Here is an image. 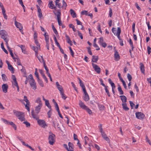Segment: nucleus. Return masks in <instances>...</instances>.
<instances>
[{"instance_id":"nucleus-48","label":"nucleus","mask_w":151,"mask_h":151,"mask_svg":"<svg viewBox=\"0 0 151 151\" xmlns=\"http://www.w3.org/2000/svg\"><path fill=\"white\" fill-rule=\"evenodd\" d=\"M28 80L29 79H30L29 80V81H33V80H34L33 78L32 75V74H30L29 76V78H28Z\"/></svg>"},{"instance_id":"nucleus-37","label":"nucleus","mask_w":151,"mask_h":151,"mask_svg":"<svg viewBox=\"0 0 151 151\" xmlns=\"http://www.w3.org/2000/svg\"><path fill=\"white\" fill-rule=\"evenodd\" d=\"M60 93L62 96V98L64 99L65 100L67 97L65 96V95L64 93V91L60 92Z\"/></svg>"},{"instance_id":"nucleus-11","label":"nucleus","mask_w":151,"mask_h":151,"mask_svg":"<svg viewBox=\"0 0 151 151\" xmlns=\"http://www.w3.org/2000/svg\"><path fill=\"white\" fill-rule=\"evenodd\" d=\"M15 24L16 26L19 29L20 31L22 32V24L16 21L15 22Z\"/></svg>"},{"instance_id":"nucleus-6","label":"nucleus","mask_w":151,"mask_h":151,"mask_svg":"<svg viewBox=\"0 0 151 151\" xmlns=\"http://www.w3.org/2000/svg\"><path fill=\"white\" fill-rule=\"evenodd\" d=\"M37 120L38 124L42 127L45 128L46 126H47L44 120L39 119H38Z\"/></svg>"},{"instance_id":"nucleus-22","label":"nucleus","mask_w":151,"mask_h":151,"mask_svg":"<svg viewBox=\"0 0 151 151\" xmlns=\"http://www.w3.org/2000/svg\"><path fill=\"white\" fill-rule=\"evenodd\" d=\"M140 68L141 71L143 74L145 73V67L143 63H141L140 64Z\"/></svg>"},{"instance_id":"nucleus-39","label":"nucleus","mask_w":151,"mask_h":151,"mask_svg":"<svg viewBox=\"0 0 151 151\" xmlns=\"http://www.w3.org/2000/svg\"><path fill=\"white\" fill-rule=\"evenodd\" d=\"M108 86H106L105 87H104L105 89L106 92L107 93L108 96H110V93H109V90L108 89Z\"/></svg>"},{"instance_id":"nucleus-26","label":"nucleus","mask_w":151,"mask_h":151,"mask_svg":"<svg viewBox=\"0 0 151 151\" xmlns=\"http://www.w3.org/2000/svg\"><path fill=\"white\" fill-rule=\"evenodd\" d=\"M35 102L39 104L38 105H42V101L41 99V98L40 97H38L37 99L36 100Z\"/></svg>"},{"instance_id":"nucleus-47","label":"nucleus","mask_w":151,"mask_h":151,"mask_svg":"<svg viewBox=\"0 0 151 151\" xmlns=\"http://www.w3.org/2000/svg\"><path fill=\"white\" fill-rule=\"evenodd\" d=\"M113 15L112 11V9L111 8H109V16L110 17H111Z\"/></svg>"},{"instance_id":"nucleus-30","label":"nucleus","mask_w":151,"mask_h":151,"mask_svg":"<svg viewBox=\"0 0 151 151\" xmlns=\"http://www.w3.org/2000/svg\"><path fill=\"white\" fill-rule=\"evenodd\" d=\"M118 89L120 95H122L124 94L123 91L122 90V88L119 85L118 86Z\"/></svg>"},{"instance_id":"nucleus-18","label":"nucleus","mask_w":151,"mask_h":151,"mask_svg":"<svg viewBox=\"0 0 151 151\" xmlns=\"http://www.w3.org/2000/svg\"><path fill=\"white\" fill-rule=\"evenodd\" d=\"M85 145H86L88 144V145L90 146L91 145V143L90 142L89 138L87 136L84 137Z\"/></svg>"},{"instance_id":"nucleus-46","label":"nucleus","mask_w":151,"mask_h":151,"mask_svg":"<svg viewBox=\"0 0 151 151\" xmlns=\"http://www.w3.org/2000/svg\"><path fill=\"white\" fill-rule=\"evenodd\" d=\"M86 110L89 114H91L92 112L91 111L88 107H87L85 109Z\"/></svg>"},{"instance_id":"nucleus-55","label":"nucleus","mask_w":151,"mask_h":151,"mask_svg":"<svg viewBox=\"0 0 151 151\" xmlns=\"http://www.w3.org/2000/svg\"><path fill=\"white\" fill-rule=\"evenodd\" d=\"M23 123L26 125L27 127H29L30 126V124L27 121L24 122Z\"/></svg>"},{"instance_id":"nucleus-12","label":"nucleus","mask_w":151,"mask_h":151,"mask_svg":"<svg viewBox=\"0 0 151 151\" xmlns=\"http://www.w3.org/2000/svg\"><path fill=\"white\" fill-rule=\"evenodd\" d=\"M8 88V86L6 84H4L2 85V88L4 93H6L7 92Z\"/></svg>"},{"instance_id":"nucleus-27","label":"nucleus","mask_w":151,"mask_h":151,"mask_svg":"<svg viewBox=\"0 0 151 151\" xmlns=\"http://www.w3.org/2000/svg\"><path fill=\"white\" fill-rule=\"evenodd\" d=\"M83 99L86 101H88L89 100V97L88 94L84 95Z\"/></svg>"},{"instance_id":"nucleus-28","label":"nucleus","mask_w":151,"mask_h":151,"mask_svg":"<svg viewBox=\"0 0 151 151\" xmlns=\"http://www.w3.org/2000/svg\"><path fill=\"white\" fill-rule=\"evenodd\" d=\"M65 37L66 38V40L67 42L70 45H72V41L70 40V39L69 36H68L67 35H66Z\"/></svg>"},{"instance_id":"nucleus-35","label":"nucleus","mask_w":151,"mask_h":151,"mask_svg":"<svg viewBox=\"0 0 151 151\" xmlns=\"http://www.w3.org/2000/svg\"><path fill=\"white\" fill-rule=\"evenodd\" d=\"M1 120L3 121V122L6 124L7 125H9L10 122L8 121L7 120L2 118Z\"/></svg>"},{"instance_id":"nucleus-15","label":"nucleus","mask_w":151,"mask_h":151,"mask_svg":"<svg viewBox=\"0 0 151 151\" xmlns=\"http://www.w3.org/2000/svg\"><path fill=\"white\" fill-rule=\"evenodd\" d=\"M121 33V28L119 27H118L117 28V32L116 33V35L117 36V37L119 39V40H122L120 37V34Z\"/></svg>"},{"instance_id":"nucleus-29","label":"nucleus","mask_w":151,"mask_h":151,"mask_svg":"<svg viewBox=\"0 0 151 151\" xmlns=\"http://www.w3.org/2000/svg\"><path fill=\"white\" fill-rule=\"evenodd\" d=\"M78 79L79 80V84L80 85V86L82 87V88H84L85 87V86L83 83L82 81L80 79V78H78Z\"/></svg>"},{"instance_id":"nucleus-25","label":"nucleus","mask_w":151,"mask_h":151,"mask_svg":"<svg viewBox=\"0 0 151 151\" xmlns=\"http://www.w3.org/2000/svg\"><path fill=\"white\" fill-rule=\"evenodd\" d=\"M122 106L123 109L126 111H128L129 108L127 107L126 103H122Z\"/></svg>"},{"instance_id":"nucleus-43","label":"nucleus","mask_w":151,"mask_h":151,"mask_svg":"<svg viewBox=\"0 0 151 151\" xmlns=\"http://www.w3.org/2000/svg\"><path fill=\"white\" fill-rule=\"evenodd\" d=\"M1 47L2 49L3 50V51L4 52H5L7 54V51L4 48L3 43H1Z\"/></svg>"},{"instance_id":"nucleus-4","label":"nucleus","mask_w":151,"mask_h":151,"mask_svg":"<svg viewBox=\"0 0 151 151\" xmlns=\"http://www.w3.org/2000/svg\"><path fill=\"white\" fill-rule=\"evenodd\" d=\"M55 135L50 132L48 137L49 142L50 145H52L55 142Z\"/></svg>"},{"instance_id":"nucleus-9","label":"nucleus","mask_w":151,"mask_h":151,"mask_svg":"<svg viewBox=\"0 0 151 151\" xmlns=\"http://www.w3.org/2000/svg\"><path fill=\"white\" fill-rule=\"evenodd\" d=\"M29 83L31 88L34 90H35L36 89V86L35 80L33 81H29Z\"/></svg>"},{"instance_id":"nucleus-1","label":"nucleus","mask_w":151,"mask_h":151,"mask_svg":"<svg viewBox=\"0 0 151 151\" xmlns=\"http://www.w3.org/2000/svg\"><path fill=\"white\" fill-rule=\"evenodd\" d=\"M13 112L21 121H22L25 120V118L23 113L15 110H13Z\"/></svg>"},{"instance_id":"nucleus-36","label":"nucleus","mask_w":151,"mask_h":151,"mask_svg":"<svg viewBox=\"0 0 151 151\" xmlns=\"http://www.w3.org/2000/svg\"><path fill=\"white\" fill-rule=\"evenodd\" d=\"M38 83L39 85L42 87L44 86V84L43 83L42 81L39 78V79H37Z\"/></svg>"},{"instance_id":"nucleus-45","label":"nucleus","mask_w":151,"mask_h":151,"mask_svg":"<svg viewBox=\"0 0 151 151\" xmlns=\"http://www.w3.org/2000/svg\"><path fill=\"white\" fill-rule=\"evenodd\" d=\"M43 65L45 70H46V73L47 74L48 73H49L48 69L47 66L46 65L45 62H44V63L43 64Z\"/></svg>"},{"instance_id":"nucleus-21","label":"nucleus","mask_w":151,"mask_h":151,"mask_svg":"<svg viewBox=\"0 0 151 151\" xmlns=\"http://www.w3.org/2000/svg\"><path fill=\"white\" fill-rule=\"evenodd\" d=\"M15 62H17V64L19 65H21L20 60L19 57H12Z\"/></svg>"},{"instance_id":"nucleus-10","label":"nucleus","mask_w":151,"mask_h":151,"mask_svg":"<svg viewBox=\"0 0 151 151\" xmlns=\"http://www.w3.org/2000/svg\"><path fill=\"white\" fill-rule=\"evenodd\" d=\"M31 114L32 117L35 119L37 120L39 119V116L38 115V114L36 113V112H34V110H32L31 111Z\"/></svg>"},{"instance_id":"nucleus-31","label":"nucleus","mask_w":151,"mask_h":151,"mask_svg":"<svg viewBox=\"0 0 151 151\" xmlns=\"http://www.w3.org/2000/svg\"><path fill=\"white\" fill-rule=\"evenodd\" d=\"M8 69L12 71V73H14V69L13 67L11 64L8 66Z\"/></svg>"},{"instance_id":"nucleus-59","label":"nucleus","mask_w":151,"mask_h":151,"mask_svg":"<svg viewBox=\"0 0 151 151\" xmlns=\"http://www.w3.org/2000/svg\"><path fill=\"white\" fill-rule=\"evenodd\" d=\"M29 103H26V104L25 105L26 108L27 110L28 111H30V109L29 107Z\"/></svg>"},{"instance_id":"nucleus-63","label":"nucleus","mask_w":151,"mask_h":151,"mask_svg":"<svg viewBox=\"0 0 151 151\" xmlns=\"http://www.w3.org/2000/svg\"><path fill=\"white\" fill-rule=\"evenodd\" d=\"M45 39L46 43H49V35L45 37Z\"/></svg>"},{"instance_id":"nucleus-20","label":"nucleus","mask_w":151,"mask_h":151,"mask_svg":"<svg viewBox=\"0 0 151 151\" xmlns=\"http://www.w3.org/2000/svg\"><path fill=\"white\" fill-rule=\"evenodd\" d=\"M37 12L38 14V17L40 18H41L42 17V11L40 8L37 5Z\"/></svg>"},{"instance_id":"nucleus-23","label":"nucleus","mask_w":151,"mask_h":151,"mask_svg":"<svg viewBox=\"0 0 151 151\" xmlns=\"http://www.w3.org/2000/svg\"><path fill=\"white\" fill-rule=\"evenodd\" d=\"M70 14L73 18H75L76 17V14L74 11L72 9H70Z\"/></svg>"},{"instance_id":"nucleus-24","label":"nucleus","mask_w":151,"mask_h":151,"mask_svg":"<svg viewBox=\"0 0 151 151\" xmlns=\"http://www.w3.org/2000/svg\"><path fill=\"white\" fill-rule=\"evenodd\" d=\"M120 97L121 98V99L123 103H126L127 101V99L125 96H120Z\"/></svg>"},{"instance_id":"nucleus-42","label":"nucleus","mask_w":151,"mask_h":151,"mask_svg":"<svg viewBox=\"0 0 151 151\" xmlns=\"http://www.w3.org/2000/svg\"><path fill=\"white\" fill-rule=\"evenodd\" d=\"M52 102L54 103V105H55V108L56 109L58 108H59L58 105L57 103L55 101V100L54 99H53L52 100Z\"/></svg>"},{"instance_id":"nucleus-32","label":"nucleus","mask_w":151,"mask_h":151,"mask_svg":"<svg viewBox=\"0 0 151 151\" xmlns=\"http://www.w3.org/2000/svg\"><path fill=\"white\" fill-rule=\"evenodd\" d=\"M9 125H11L15 130H16L17 127L16 125L12 122H11Z\"/></svg>"},{"instance_id":"nucleus-33","label":"nucleus","mask_w":151,"mask_h":151,"mask_svg":"<svg viewBox=\"0 0 151 151\" xmlns=\"http://www.w3.org/2000/svg\"><path fill=\"white\" fill-rule=\"evenodd\" d=\"M45 104L50 109H51V106L50 105L49 101L48 100L45 102Z\"/></svg>"},{"instance_id":"nucleus-60","label":"nucleus","mask_w":151,"mask_h":151,"mask_svg":"<svg viewBox=\"0 0 151 151\" xmlns=\"http://www.w3.org/2000/svg\"><path fill=\"white\" fill-rule=\"evenodd\" d=\"M99 44L100 45L101 43L104 42V40L103 38L102 37H101L99 38Z\"/></svg>"},{"instance_id":"nucleus-58","label":"nucleus","mask_w":151,"mask_h":151,"mask_svg":"<svg viewBox=\"0 0 151 151\" xmlns=\"http://www.w3.org/2000/svg\"><path fill=\"white\" fill-rule=\"evenodd\" d=\"M24 100L26 102V103H29V101L27 99V97L26 96H24Z\"/></svg>"},{"instance_id":"nucleus-19","label":"nucleus","mask_w":151,"mask_h":151,"mask_svg":"<svg viewBox=\"0 0 151 151\" xmlns=\"http://www.w3.org/2000/svg\"><path fill=\"white\" fill-rule=\"evenodd\" d=\"M31 48L35 51V55L36 57H37V50L40 48V47L37 46L36 47L34 46H31Z\"/></svg>"},{"instance_id":"nucleus-64","label":"nucleus","mask_w":151,"mask_h":151,"mask_svg":"<svg viewBox=\"0 0 151 151\" xmlns=\"http://www.w3.org/2000/svg\"><path fill=\"white\" fill-rule=\"evenodd\" d=\"M51 110H52V109H50V110L49 111H48V112H47L48 117L49 118L51 116V114H52V112H51Z\"/></svg>"},{"instance_id":"nucleus-53","label":"nucleus","mask_w":151,"mask_h":151,"mask_svg":"<svg viewBox=\"0 0 151 151\" xmlns=\"http://www.w3.org/2000/svg\"><path fill=\"white\" fill-rule=\"evenodd\" d=\"M52 29L56 35L57 34H58V32L57 30L55 28V27L53 25H52Z\"/></svg>"},{"instance_id":"nucleus-49","label":"nucleus","mask_w":151,"mask_h":151,"mask_svg":"<svg viewBox=\"0 0 151 151\" xmlns=\"http://www.w3.org/2000/svg\"><path fill=\"white\" fill-rule=\"evenodd\" d=\"M56 110L57 111H58L60 117V118H61L63 119V117L62 116L61 114L60 113V111L59 110V108H57L56 109Z\"/></svg>"},{"instance_id":"nucleus-16","label":"nucleus","mask_w":151,"mask_h":151,"mask_svg":"<svg viewBox=\"0 0 151 151\" xmlns=\"http://www.w3.org/2000/svg\"><path fill=\"white\" fill-rule=\"evenodd\" d=\"M79 105L81 108L84 110L87 107L81 100L79 101Z\"/></svg>"},{"instance_id":"nucleus-8","label":"nucleus","mask_w":151,"mask_h":151,"mask_svg":"<svg viewBox=\"0 0 151 151\" xmlns=\"http://www.w3.org/2000/svg\"><path fill=\"white\" fill-rule=\"evenodd\" d=\"M48 7L51 9H54V11H55L56 12H57V7L55 6H54V5L52 1H50L48 4Z\"/></svg>"},{"instance_id":"nucleus-3","label":"nucleus","mask_w":151,"mask_h":151,"mask_svg":"<svg viewBox=\"0 0 151 151\" xmlns=\"http://www.w3.org/2000/svg\"><path fill=\"white\" fill-rule=\"evenodd\" d=\"M0 35L1 36V38H3L6 42V45H7L9 40L7 38V35L6 32L4 30H1L0 31Z\"/></svg>"},{"instance_id":"nucleus-17","label":"nucleus","mask_w":151,"mask_h":151,"mask_svg":"<svg viewBox=\"0 0 151 151\" xmlns=\"http://www.w3.org/2000/svg\"><path fill=\"white\" fill-rule=\"evenodd\" d=\"M103 138L108 143H110V139L108 137H107L105 133V132L101 134Z\"/></svg>"},{"instance_id":"nucleus-38","label":"nucleus","mask_w":151,"mask_h":151,"mask_svg":"<svg viewBox=\"0 0 151 151\" xmlns=\"http://www.w3.org/2000/svg\"><path fill=\"white\" fill-rule=\"evenodd\" d=\"M37 58L40 62L41 63H43V64L44 63V62H45L43 57H37Z\"/></svg>"},{"instance_id":"nucleus-2","label":"nucleus","mask_w":151,"mask_h":151,"mask_svg":"<svg viewBox=\"0 0 151 151\" xmlns=\"http://www.w3.org/2000/svg\"><path fill=\"white\" fill-rule=\"evenodd\" d=\"M53 12L54 14L57 17V19L59 25L60 26L63 25V24L61 19V13L60 9H58L57 12H56L55 11H53Z\"/></svg>"},{"instance_id":"nucleus-14","label":"nucleus","mask_w":151,"mask_h":151,"mask_svg":"<svg viewBox=\"0 0 151 151\" xmlns=\"http://www.w3.org/2000/svg\"><path fill=\"white\" fill-rule=\"evenodd\" d=\"M56 84L57 88L59 91L60 93L64 91L63 89L62 86L59 84L58 82H57L56 83Z\"/></svg>"},{"instance_id":"nucleus-7","label":"nucleus","mask_w":151,"mask_h":151,"mask_svg":"<svg viewBox=\"0 0 151 151\" xmlns=\"http://www.w3.org/2000/svg\"><path fill=\"white\" fill-rule=\"evenodd\" d=\"M92 65L95 70L98 73H99L101 71V69L99 67L93 63H92Z\"/></svg>"},{"instance_id":"nucleus-61","label":"nucleus","mask_w":151,"mask_h":151,"mask_svg":"<svg viewBox=\"0 0 151 151\" xmlns=\"http://www.w3.org/2000/svg\"><path fill=\"white\" fill-rule=\"evenodd\" d=\"M77 32L78 35L80 37L81 39H83V36L81 33L79 31H78Z\"/></svg>"},{"instance_id":"nucleus-5","label":"nucleus","mask_w":151,"mask_h":151,"mask_svg":"<svg viewBox=\"0 0 151 151\" xmlns=\"http://www.w3.org/2000/svg\"><path fill=\"white\" fill-rule=\"evenodd\" d=\"M135 115L136 118L140 120L143 119L145 117V115L141 112H136Z\"/></svg>"},{"instance_id":"nucleus-56","label":"nucleus","mask_w":151,"mask_h":151,"mask_svg":"<svg viewBox=\"0 0 151 151\" xmlns=\"http://www.w3.org/2000/svg\"><path fill=\"white\" fill-rule=\"evenodd\" d=\"M127 78L129 80V81H131L132 79V77L131 76L129 73H128L127 75Z\"/></svg>"},{"instance_id":"nucleus-13","label":"nucleus","mask_w":151,"mask_h":151,"mask_svg":"<svg viewBox=\"0 0 151 151\" xmlns=\"http://www.w3.org/2000/svg\"><path fill=\"white\" fill-rule=\"evenodd\" d=\"M42 106V105H38L36 106L35 107V111L36 113L37 114H38L40 112Z\"/></svg>"},{"instance_id":"nucleus-50","label":"nucleus","mask_w":151,"mask_h":151,"mask_svg":"<svg viewBox=\"0 0 151 151\" xmlns=\"http://www.w3.org/2000/svg\"><path fill=\"white\" fill-rule=\"evenodd\" d=\"M1 76L3 80L4 81H6L7 78V77L6 75L4 74H2Z\"/></svg>"},{"instance_id":"nucleus-44","label":"nucleus","mask_w":151,"mask_h":151,"mask_svg":"<svg viewBox=\"0 0 151 151\" xmlns=\"http://www.w3.org/2000/svg\"><path fill=\"white\" fill-rule=\"evenodd\" d=\"M68 145L69 146V148L71 149H73V144L72 143L69 142L68 143Z\"/></svg>"},{"instance_id":"nucleus-41","label":"nucleus","mask_w":151,"mask_h":151,"mask_svg":"<svg viewBox=\"0 0 151 151\" xmlns=\"http://www.w3.org/2000/svg\"><path fill=\"white\" fill-rule=\"evenodd\" d=\"M69 27L70 28H72L74 31L75 32L76 31V29H75L74 26L72 24H70L69 25Z\"/></svg>"},{"instance_id":"nucleus-62","label":"nucleus","mask_w":151,"mask_h":151,"mask_svg":"<svg viewBox=\"0 0 151 151\" xmlns=\"http://www.w3.org/2000/svg\"><path fill=\"white\" fill-rule=\"evenodd\" d=\"M35 42L36 45H37V46L40 47V44L38 41L37 40H35Z\"/></svg>"},{"instance_id":"nucleus-51","label":"nucleus","mask_w":151,"mask_h":151,"mask_svg":"<svg viewBox=\"0 0 151 151\" xmlns=\"http://www.w3.org/2000/svg\"><path fill=\"white\" fill-rule=\"evenodd\" d=\"M98 60V57H93L92 59V61L93 62L96 63Z\"/></svg>"},{"instance_id":"nucleus-54","label":"nucleus","mask_w":151,"mask_h":151,"mask_svg":"<svg viewBox=\"0 0 151 151\" xmlns=\"http://www.w3.org/2000/svg\"><path fill=\"white\" fill-rule=\"evenodd\" d=\"M63 4L62 6V7L63 8H65V7L67 6V5L66 2H65L64 0H63Z\"/></svg>"},{"instance_id":"nucleus-40","label":"nucleus","mask_w":151,"mask_h":151,"mask_svg":"<svg viewBox=\"0 0 151 151\" xmlns=\"http://www.w3.org/2000/svg\"><path fill=\"white\" fill-rule=\"evenodd\" d=\"M54 40L55 42V43L57 45V46L58 47H60V45L59 43L58 42L57 38L55 36H54Z\"/></svg>"},{"instance_id":"nucleus-57","label":"nucleus","mask_w":151,"mask_h":151,"mask_svg":"<svg viewBox=\"0 0 151 151\" xmlns=\"http://www.w3.org/2000/svg\"><path fill=\"white\" fill-rule=\"evenodd\" d=\"M81 14L83 15H85L87 16L88 14V11L86 10L83 11L81 12Z\"/></svg>"},{"instance_id":"nucleus-34","label":"nucleus","mask_w":151,"mask_h":151,"mask_svg":"<svg viewBox=\"0 0 151 151\" xmlns=\"http://www.w3.org/2000/svg\"><path fill=\"white\" fill-rule=\"evenodd\" d=\"M73 138L74 140H77L78 141L77 144H79L80 145V144L79 143V140L77 138V136L76 134H73Z\"/></svg>"},{"instance_id":"nucleus-52","label":"nucleus","mask_w":151,"mask_h":151,"mask_svg":"<svg viewBox=\"0 0 151 151\" xmlns=\"http://www.w3.org/2000/svg\"><path fill=\"white\" fill-rule=\"evenodd\" d=\"M8 48L9 49V51L10 52V54L11 55V57H14V55L12 52V50L8 46V45H6Z\"/></svg>"}]
</instances>
